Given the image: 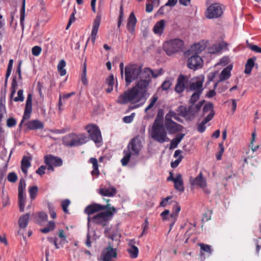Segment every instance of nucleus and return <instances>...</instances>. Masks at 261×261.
Listing matches in <instances>:
<instances>
[{
	"label": "nucleus",
	"mask_w": 261,
	"mask_h": 261,
	"mask_svg": "<svg viewBox=\"0 0 261 261\" xmlns=\"http://www.w3.org/2000/svg\"><path fill=\"white\" fill-rule=\"evenodd\" d=\"M151 73L150 68H145L135 86L120 95L118 97L117 102L125 105L128 103H136L141 101L147 95L148 87L151 82L149 75Z\"/></svg>",
	"instance_id": "1"
},
{
	"label": "nucleus",
	"mask_w": 261,
	"mask_h": 261,
	"mask_svg": "<svg viewBox=\"0 0 261 261\" xmlns=\"http://www.w3.org/2000/svg\"><path fill=\"white\" fill-rule=\"evenodd\" d=\"M142 147V143L139 137L137 136L131 139L126 149L123 151L124 156L121 160L122 166H124L127 165L131 156H138Z\"/></svg>",
	"instance_id": "2"
},
{
	"label": "nucleus",
	"mask_w": 261,
	"mask_h": 261,
	"mask_svg": "<svg viewBox=\"0 0 261 261\" xmlns=\"http://www.w3.org/2000/svg\"><path fill=\"white\" fill-rule=\"evenodd\" d=\"M143 72L142 67L137 64L126 65L124 68V75L126 86H128L133 81L139 79Z\"/></svg>",
	"instance_id": "3"
},
{
	"label": "nucleus",
	"mask_w": 261,
	"mask_h": 261,
	"mask_svg": "<svg viewBox=\"0 0 261 261\" xmlns=\"http://www.w3.org/2000/svg\"><path fill=\"white\" fill-rule=\"evenodd\" d=\"M184 47V42L178 38L171 39L166 41L164 45V50L168 56H171L182 50Z\"/></svg>",
	"instance_id": "4"
},
{
	"label": "nucleus",
	"mask_w": 261,
	"mask_h": 261,
	"mask_svg": "<svg viewBox=\"0 0 261 261\" xmlns=\"http://www.w3.org/2000/svg\"><path fill=\"white\" fill-rule=\"evenodd\" d=\"M153 140L160 143H163L169 141L167 137V132L163 124L153 125L151 133Z\"/></svg>",
	"instance_id": "5"
},
{
	"label": "nucleus",
	"mask_w": 261,
	"mask_h": 261,
	"mask_svg": "<svg viewBox=\"0 0 261 261\" xmlns=\"http://www.w3.org/2000/svg\"><path fill=\"white\" fill-rule=\"evenodd\" d=\"M191 184L192 186H197L202 189L204 193L206 194H210L211 191L206 188L207 182L205 177H204L202 173L201 172L195 178H190Z\"/></svg>",
	"instance_id": "6"
},
{
	"label": "nucleus",
	"mask_w": 261,
	"mask_h": 261,
	"mask_svg": "<svg viewBox=\"0 0 261 261\" xmlns=\"http://www.w3.org/2000/svg\"><path fill=\"white\" fill-rule=\"evenodd\" d=\"M112 216L113 213L108 210L104 212L99 213L92 218L89 216L88 218V226H89V222L91 220L96 224H103V225H105V223L108 220V218Z\"/></svg>",
	"instance_id": "7"
},
{
	"label": "nucleus",
	"mask_w": 261,
	"mask_h": 261,
	"mask_svg": "<svg viewBox=\"0 0 261 261\" xmlns=\"http://www.w3.org/2000/svg\"><path fill=\"white\" fill-rule=\"evenodd\" d=\"M85 129L89 133L91 140L95 143H100L102 141L101 132L97 126L89 124L85 127Z\"/></svg>",
	"instance_id": "8"
},
{
	"label": "nucleus",
	"mask_w": 261,
	"mask_h": 261,
	"mask_svg": "<svg viewBox=\"0 0 261 261\" xmlns=\"http://www.w3.org/2000/svg\"><path fill=\"white\" fill-rule=\"evenodd\" d=\"M44 163L47 166V170L50 171L54 170V166L59 167L63 164L61 158L50 154L44 156Z\"/></svg>",
	"instance_id": "9"
},
{
	"label": "nucleus",
	"mask_w": 261,
	"mask_h": 261,
	"mask_svg": "<svg viewBox=\"0 0 261 261\" xmlns=\"http://www.w3.org/2000/svg\"><path fill=\"white\" fill-rule=\"evenodd\" d=\"M223 14L221 7L217 4H213L208 7L205 13L207 18H216L220 17Z\"/></svg>",
	"instance_id": "10"
},
{
	"label": "nucleus",
	"mask_w": 261,
	"mask_h": 261,
	"mask_svg": "<svg viewBox=\"0 0 261 261\" xmlns=\"http://www.w3.org/2000/svg\"><path fill=\"white\" fill-rule=\"evenodd\" d=\"M106 209H110L112 210L114 212H115V208L114 207H111L110 204H107L105 206L101 205L100 204L94 203L88 205L85 209V213L88 215L89 216L95 213L99 212L100 211L105 210Z\"/></svg>",
	"instance_id": "11"
},
{
	"label": "nucleus",
	"mask_w": 261,
	"mask_h": 261,
	"mask_svg": "<svg viewBox=\"0 0 261 261\" xmlns=\"http://www.w3.org/2000/svg\"><path fill=\"white\" fill-rule=\"evenodd\" d=\"M177 111L179 115L189 120H192L195 114L198 112L195 110L192 105L189 107L188 108L180 106L178 108Z\"/></svg>",
	"instance_id": "12"
},
{
	"label": "nucleus",
	"mask_w": 261,
	"mask_h": 261,
	"mask_svg": "<svg viewBox=\"0 0 261 261\" xmlns=\"http://www.w3.org/2000/svg\"><path fill=\"white\" fill-rule=\"evenodd\" d=\"M188 58L187 66L190 69L195 70L202 67L203 60L201 57L191 55Z\"/></svg>",
	"instance_id": "13"
},
{
	"label": "nucleus",
	"mask_w": 261,
	"mask_h": 261,
	"mask_svg": "<svg viewBox=\"0 0 261 261\" xmlns=\"http://www.w3.org/2000/svg\"><path fill=\"white\" fill-rule=\"evenodd\" d=\"M205 48V45L203 42H199L192 45L190 48L184 53L185 57H190V55H193L199 56Z\"/></svg>",
	"instance_id": "14"
},
{
	"label": "nucleus",
	"mask_w": 261,
	"mask_h": 261,
	"mask_svg": "<svg viewBox=\"0 0 261 261\" xmlns=\"http://www.w3.org/2000/svg\"><path fill=\"white\" fill-rule=\"evenodd\" d=\"M165 128L169 134H173L180 132L183 126L173 120H165Z\"/></svg>",
	"instance_id": "15"
},
{
	"label": "nucleus",
	"mask_w": 261,
	"mask_h": 261,
	"mask_svg": "<svg viewBox=\"0 0 261 261\" xmlns=\"http://www.w3.org/2000/svg\"><path fill=\"white\" fill-rule=\"evenodd\" d=\"M32 111V95L29 93L27 95L25 102V109L22 120L25 121L30 118Z\"/></svg>",
	"instance_id": "16"
},
{
	"label": "nucleus",
	"mask_w": 261,
	"mask_h": 261,
	"mask_svg": "<svg viewBox=\"0 0 261 261\" xmlns=\"http://www.w3.org/2000/svg\"><path fill=\"white\" fill-rule=\"evenodd\" d=\"M116 249L112 248L110 245L106 248L102 253V261H111L112 258L117 257Z\"/></svg>",
	"instance_id": "17"
},
{
	"label": "nucleus",
	"mask_w": 261,
	"mask_h": 261,
	"mask_svg": "<svg viewBox=\"0 0 261 261\" xmlns=\"http://www.w3.org/2000/svg\"><path fill=\"white\" fill-rule=\"evenodd\" d=\"M63 144L67 146H79L77 135L74 134H70L63 138Z\"/></svg>",
	"instance_id": "18"
},
{
	"label": "nucleus",
	"mask_w": 261,
	"mask_h": 261,
	"mask_svg": "<svg viewBox=\"0 0 261 261\" xmlns=\"http://www.w3.org/2000/svg\"><path fill=\"white\" fill-rule=\"evenodd\" d=\"M188 81V77L183 75H179L177 80V84L175 87V91L180 93L182 92L185 89V83Z\"/></svg>",
	"instance_id": "19"
},
{
	"label": "nucleus",
	"mask_w": 261,
	"mask_h": 261,
	"mask_svg": "<svg viewBox=\"0 0 261 261\" xmlns=\"http://www.w3.org/2000/svg\"><path fill=\"white\" fill-rule=\"evenodd\" d=\"M101 20V17L100 16L97 15L95 19L94 20L93 23V27L92 30L91 32V34L90 36V38L91 39V41L94 44L95 41L96 35L97 34L98 28L100 25ZM90 38H89V39Z\"/></svg>",
	"instance_id": "20"
},
{
	"label": "nucleus",
	"mask_w": 261,
	"mask_h": 261,
	"mask_svg": "<svg viewBox=\"0 0 261 261\" xmlns=\"http://www.w3.org/2000/svg\"><path fill=\"white\" fill-rule=\"evenodd\" d=\"M137 19L134 13H131L127 20L126 27L130 33H133L135 30Z\"/></svg>",
	"instance_id": "21"
},
{
	"label": "nucleus",
	"mask_w": 261,
	"mask_h": 261,
	"mask_svg": "<svg viewBox=\"0 0 261 261\" xmlns=\"http://www.w3.org/2000/svg\"><path fill=\"white\" fill-rule=\"evenodd\" d=\"M32 157L31 156H23L21 161V169L22 172L27 174L28 169L31 166V161Z\"/></svg>",
	"instance_id": "22"
},
{
	"label": "nucleus",
	"mask_w": 261,
	"mask_h": 261,
	"mask_svg": "<svg viewBox=\"0 0 261 261\" xmlns=\"http://www.w3.org/2000/svg\"><path fill=\"white\" fill-rule=\"evenodd\" d=\"M203 80H198L192 82L190 85V90L194 92L202 93L203 90Z\"/></svg>",
	"instance_id": "23"
},
{
	"label": "nucleus",
	"mask_w": 261,
	"mask_h": 261,
	"mask_svg": "<svg viewBox=\"0 0 261 261\" xmlns=\"http://www.w3.org/2000/svg\"><path fill=\"white\" fill-rule=\"evenodd\" d=\"M165 21L162 19L155 24L153 28V33L158 35L161 36L164 32L165 27Z\"/></svg>",
	"instance_id": "24"
},
{
	"label": "nucleus",
	"mask_w": 261,
	"mask_h": 261,
	"mask_svg": "<svg viewBox=\"0 0 261 261\" xmlns=\"http://www.w3.org/2000/svg\"><path fill=\"white\" fill-rule=\"evenodd\" d=\"M26 125L28 128L31 130L43 129L44 128V124L43 122L38 120L30 121Z\"/></svg>",
	"instance_id": "25"
},
{
	"label": "nucleus",
	"mask_w": 261,
	"mask_h": 261,
	"mask_svg": "<svg viewBox=\"0 0 261 261\" xmlns=\"http://www.w3.org/2000/svg\"><path fill=\"white\" fill-rule=\"evenodd\" d=\"M213 116L212 114L209 116H206L200 123H197V130L200 133L204 132L206 129L205 124L211 120Z\"/></svg>",
	"instance_id": "26"
},
{
	"label": "nucleus",
	"mask_w": 261,
	"mask_h": 261,
	"mask_svg": "<svg viewBox=\"0 0 261 261\" xmlns=\"http://www.w3.org/2000/svg\"><path fill=\"white\" fill-rule=\"evenodd\" d=\"M89 162L92 164L93 170L91 172V175L93 176L98 177L100 172L98 170V164L97 159L95 158H91Z\"/></svg>",
	"instance_id": "27"
},
{
	"label": "nucleus",
	"mask_w": 261,
	"mask_h": 261,
	"mask_svg": "<svg viewBox=\"0 0 261 261\" xmlns=\"http://www.w3.org/2000/svg\"><path fill=\"white\" fill-rule=\"evenodd\" d=\"M174 184L175 189L180 192H184L185 189L182 176L179 173L176 175Z\"/></svg>",
	"instance_id": "28"
},
{
	"label": "nucleus",
	"mask_w": 261,
	"mask_h": 261,
	"mask_svg": "<svg viewBox=\"0 0 261 261\" xmlns=\"http://www.w3.org/2000/svg\"><path fill=\"white\" fill-rule=\"evenodd\" d=\"M116 189L114 187L109 188H101L99 189V194L105 196H114L116 194Z\"/></svg>",
	"instance_id": "29"
},
{
	"label": "nucleus",
	"mask_w": 261,
	"mask_h": 261,
	"mask_svg": "<svg viewBox=\"0 0 261 261\" xmlns=\"http://www.w3.org/2000/svg\"><path fill=\"white\" fill-rule=\"evenodd\" d=\"M232 67L230 66H228L224 69L220 74L219 82H222L229 79L230 76V71Z\"/></svg>",
	"instance_id": "30"
},
{
	"label": "nucleus",
	"mask_w": 261,
	"mask_h": 261,
	"mask_svg": "<svg viewBox=\"0 0 261 261\" xmlns=\"http://www.w3.org/2000/svg\"><path fill=\"white\" fill-rule=\"evenodd\" d=\"M185 136L184 134H178L177 135L174 139H173L170 144L169 149H172L177 147L178 144L180 143L181 140Z\"/></svg>",
	"instance_id": "31"
},
{
	"label": "nucleus",
	"mask_w": 261,
	"mask_h": 261,
	"mask_svg": "<svg viewBox=\"0 0 261 261\" xmlns=\"http://www.w3.org/2000/svg\"><path fill=\"white\" fill-rule=\"evenodd\" d=\"M256 60V57H253L247 60V63L245 64V69L244 70L245 73L247 74H251L252 69L255 65L254 62Z\"/></svg>",
	"instance_id": "32"
},
{
	"label": "nucleus",
	"mask_w": 261,
	"mask_h": 261,
	"mask_svg": "<svg viewBox=\"0 0 261 261\" xmlns=\"http://www.w3.org/2000/svg\"><path fill=\"white\" fill-rule=\"evenodd\" d=\"M134 241L132 240L128 244L130 248L127 249V251L130 254L132 258H136L138 255L139 250L138 248L134 245Z\"/></svg>",
	"instance_id": "33"
},
{
	"label": "nucleus",
	"mask_w": 261,
	"mask_h": 261,
	"mask_svg": "<svg viewBox=\"0 0 261 261\" xmlns=\"http://www.w3.org/2000/svg\"><path fill=\"white\" fill-rule=\"evenodd\" d=\"M224 47L222 43H216L212 45L208 48V53L210 54H215L220 51Z\"/></svg>",
	"instance_id": "34"
},
{
	"label": "nucleus",
	"mask_w": 261,
	"mask_h": 261,
	"mask_svg": "<svg viewBox=\"0 0 261 261\" xmlns=\"http://www.w3.org/2000/svg\"><path fill=\"white\" fill-rule=\"evenodd\" d=\"M29 214H26L20 217L18 221L19 226L21 228H25L29 223Z\"/></svg>",
	"instance_id": "35"
},
{
	"label": "nucleus",
	"mask_w": 261,
	"mask_h": 261,
	"mask_svg": "<svg viewBox=\"0 0 261 261\" xmlns=\"http://www.w3.org/2000/svg\"><path fill=\"white\" fill-rule=\"evenodd\" d=\"M208 113L207 116L212 115L213 117L215 115V112L213 109V105L212 103H208L204 105L203 108V115H205L206 113Z\"/></svg>",
	"instance_id": "36"
},
{
	"label": "nucleus",
	"mask_w": 261,
	"mask_h": 261,
	"mask_svg": "<svg viewBox=\"0 0 261 261\" xmlns=\"http://www.w3.org/2000/svg\"><path fill=\"white\" fill-rule=\"evenodd\" d=\"M172 118L179 122H181L180 118L178 117V114L173 111L170 110L169 111L168 113L166 114L165 117V120H172Z\"/></svg>",
	"instance_id": "37"
},
{
	"label": "nucleus",
	"mask_w": 261,
	"mask_h": 261,
	"mask_svg": "<svg viewBox=\"0 0 261 261\" xmlns=\"http://www.w3.org/2000/svg\"><path fill=\"white\" fill-rule=\"evenodd\" d=\"M173 210L172 214L170 215L171 218H175L177 219L178 213L180 211V206L179 204L176 201L173 202Z\"/></svg>",
	"instance_id": "38"
},
{
	"label": "nucleus",
	"mask_w": 261,
	"mask_h": 261,
	"mask_svg": "<svg viewBox=\"0 0 261 261\" xmlns=\"http://www.w3.org/2000/svg\"><path fill=\"white\" fill-rule=\"evenodd\" d=\"M23 193H24V191H18V199H19V209H20V211L21 212L24 211L25 201Z\"/></svg>",
	"instance_id": "39"
},
{
	"label": "nucleus",
	"mask_w": 261,
	"mask_h": 261,
	"mask_svg": "<svg viewBox=\"0 0 261 261\" xmlns=\"http://www.w3.org/2000/svg\"><path fill=\"white\" fill-rule=\"evenodd\" d=\"M25 0H23L20 16V23L21 26L22 31H23L24 28V21L25 18Z\"/></svg>",
	"instance_id": "40"
},
{
	"label": "nucleus",
	"mask_w": 261,
	"mask_h": 261,
	"mask_svg": "<svg viewBox=\"0 0 261 261\" xmlns=\"http://www.w3.org/2000/svg\"><path fill=\"white\" fill-rule=\"evenodd\" d=\"M66 66V62L64 60H61L58 63L57 68L60 75L61 76H64L66 74V70L65 69Z\"/></svg>",
	"instance_id": "41"
},
{
	"label": "nucleus",
	"mask_w": 261,
	"mask_h": 261,
	"mask_svg": "<svg viewBox=\"0 0 261 261\" xmlns=\"http://www.w3.org/2000/svg\"><path fill=\"white\" fill-rule=\"evenodd\" d=\"M163 116L164 111L162 109H159L153 125H155V123L156 124H162V122L163 119Z\"/></svg>",
	"instance_id": "42"
},
{
	"label": "nucleus",
	"mask_w": 261,
	"mask_h": 261,
	"mask_svg": "<svg viewBox=\"0 0 261 261\" xmlns=\"http://www.w3.org/2000/svg\"><path fill=\"white\" fill-rule=\"evenodd\" d=\"M17 82L16 81V77L15 76L13 77L12 82L11 83V95L10 98H12V97L15 95L17 88Z\"/></svg>",
	"instance_id": "43"
},
{
	"label": "nucleus",
	"mask_w": 261,
	"mask_h": 261,
	"mask_svg": "<svg viewBox=\"0 0 261 261\" xmlns=\"http://www.w3.org/2000/svg\"><path fill=\"white\" fill-rule=\"evenodd\" d=\"M38 191V187L36 186L30 187L29 189V193L32 199H34Z\"/></svg>",
	"instance_id": "44"
},
{
	"label": "nucleus",
	"mask_w": 261,
	"mask_h": 261,
	"mask_svg": "<svg viewBox=\"0 0 261 261\" xmlns=\"http://www.w3.org/2000/svg\"><path fill=\"white\" fill-rule=\"evenodd\" d=\"M13 60L10 59L9 61L7 72L6 74V78H5V83H7L8 82V80L9 77L10 76L13 67Z\"/></svg>",
	"instance_id": "45"
},
{
	"label": "nucleus",
	"mask_w": 261,
	"mask_h": 261,
	"mask_svg": "<svg viewBox=\"0 0 261 261\" xmlns=\"http://www.w3.org/2000/svg\"><path fill=\"white\" fill-rule=\"evenodd\" d=\"M55 227V224L54 222L51 221L48 222V224L47 227L41 229V231L43 233H46L54 230Z\"/></svg>",
	"instance_id": "46"
},
{
	"label": "nucleus",
	"mask_w": 261,
	"mask_h": 261,
	"mask_svg": "<svg viewBox=\"0 0 261 261\" xmlns=\"http://www.w3.org/2000/svg\"><path fill=\"white\" fill-rule=\"evenodd\" d=\"M172 81L171 79L166 80L161 85L162 90L165 91L168 90L172 84Z\"/></svg>",
	"instance_id": "47"
},
{
	"label": "nucleus",
	"mask_w": 261,
	"mask_h": 261,
	"mask_svg": "<svg viewBox=\"0 0 261 261\" xmlns=\"http://www.w3.org/2000/svg\"><path fill=\"white\" fill-rule=\"evenodd\" d=\"M79 146L86 143L88 140V137L85 134H81L77 136Z\"/></svg>",
	"instance_id": "48"
},
{
	"label": "nucleus",
	"mask_w": 261,
	"mask_h": 261,
	"mask_svg": "<svg viewBox=\"0 0 261 261\" xmlns=\"http://www.w3.org/2000/svg\"><path fill=\"white\" fill-rule=\"evenodd\" d=\"M123 20V5L121 4L120 5V7L119 15L118 16V22H117V27L118 28H120Z\"/></svg>",
	"instance_id": "49"
},
{
	"label": "nucleus",
	"mask_w": 261,
	"mask_h": 261,
	"mask_svg": "<svg viewBox=\"0 0 261 261\" xmlns=\"http://www.w3.org/2000/svg\"><path fill=\"white\" fill-rule=\"evenodd\" d=\"M199 246L200 247V249L204 252L208 253L209 254H211L212 252V250L211 248V246L209 245L204 244L203 243H200Z\"/></svg>",
	"instance_id": "50"
},
{
	"label": "nucleus",
	"mask_w": 261,
	"mask_h": 261,
	"mask_svg": "<svg viewBox=\"0 0 261 261\" xmlns=\"http://www.w3.org/2000/svg\"><path fill=\"white\" fill-rule=\"evenodd\" d=\"M158 97L156 95H153L150 99V102L149 105L145 108V112H146L153 107L156 101L158 100Z\"/></svg>",
	"instance_id": "51"
},
{
	"label": "nucleus",
	"mask_w": 261,
	"mask_h": 261,
	"mask_svg": "<svg viewBox=\"0 0 261 261\" xmlns=\"http://www.w3.org/2000/svg\"><path fill=\"white\" fill-rule=\"evenodd\" d=\"M6 108L4 104H3L2 100H0V122L2 121V119L6 114Z\"/></svg>",
	"instance_id": "52"
},
{
	"label": "nucleus",
	"mask_w": 261,
	"mask_h": 261,
	"mask_svg": "<svg viewBox=\"0 0 261 261\" xmlns=\"http://www.w3.org/2000/svg\"><path fill=\"white\" fill-rule=\"evenodd\" d=\"M7 178L10 182L14 183L17 181L18 177L15 172H10L8 174Z\"/></svg>",
	"instance_id": "53"
},
{
	"label": "nucleus",
	"mask_w": 261,
	"mask_h": 261,
	"mask_svg": "<svg viewBox=\"0 0 261 261\" xmlns=\"http://www.w3.org/2000/svg\"><path fill=\"white\" fill-rule=\"evenodd\" d=\"M202 93L199 92H194L191 97L190 99V103L194 104L195 102H196L199 98V97Z\"/></svg>",
	"instance_id": "54"
},
{
	"label": "nucleus",
	"mask_w": 261,
	"mask_h": 261,
	"mask_svg": "<svg viewBox=\"0 0 261 261\" xmlns=\"http://www.w3.org/2000/svg\"><path fill=\"white\" fill-rule=\"evenodd\" d=\"M38 220V223L41 224V223L46 221L47 219V215L44 212H40L39 213Z\"/></svg>",
	"instance_id": "55"
},
{
	"label": "nucleus",
	"mask_w": 261,
	"mask_h": 261,
	"mask_svg": "<svg viewBox=\"0 0 261 261\" xmlns=\"http://www.w3.org/2000/svg\"><path fill=\"white\" fill-rule=\"evenodd\" d=\"M81 80H82V83L84 85H88V80L86 77V66L85 65H84V68L83 73L81 75Z\"/></svg>",
	"instance_id": "56"
},
{
	"label": "nucleus",
	"mask_w": 261,
	"mask_h": 261,
	"mask_svg": "<svg viewBox=\"0 0 261 261\" xmlns=\"http://www.w3.org/2000/svg\"><path fill=\"white\" fill-rule=\"evenodd\" d=\"M23 91L22 90L20 89L17 92V96L14 98V100L17 101H23L24 100V97L23 95Z\"/></svg>",
	"instance_id": "57"
},
{
	"label": "nucleus",
	"mask_w": 261,
	"mask_h": 261,
	"mask_svg": "<svg viewBox=\"0 0 261 261\" xmlns=\"http://www.w3.org/2000/svg\"><path fill=\"white\" fill-rule=\"evenodd\" d=\"M247 43L248 44V47L251 50L258 53H261V48L256 45L249 43L248 41H247Z\"/></svg>",
	"instance_id": "58"
},
{
	"label": "nucleus",
	"mask_w": 261,
	"mask_h": 261,
	"mask_svg": "<svg viewBox=\"0 0 261 261\" xmlns=\"http://www.w3.org/2000/svg\"><path fill=\"white\" fill-rule=\"evenodd\" d=\"M42 49L41 47L39 46H35L32 49V54L35 56H38L41 52Z\"/></svg>",
	"instance_id": "59"
},
{
	"label": "nucleus",
	"mask_w": 261,
	"mask_h": 261,
	"mask_svg": "<svg viewBox=\"0 0 261 261\" xmlns=\"http://www.w3.org/2000/svg\"><path fill=\"white\" fill-rule=\"evenodd\" d=\"M16 124V120L13 117L9 118L7 121V125L8 127H12Z\"/></svg>",
	"instance_id": "60"
},
{
	"label": "nucleus",
	"mask_w": 261,
	"mask_h": 261,
	"mask_svg": "<svg viewBox=\"0 0 261 261\" xmlns=\"http://www.w3.org/2000/svg\"><path fill=\"white\" fill-rule=\"evenodd\" d=\"M150 70L151 71V73L149 75L150 80H151L152 77H157L159 75H161L162 74V69H160L159 70L156 71H153L150 69Z\"/></svg>",
	"instance_id": "61"
},
{
	"label": "nucleus",
	"mask_w": 261,
	"mask_h": 261,
	"mask_svg": "<svg viewBox=\"0 0 261 261\" xmlns=\"http://www.w3.org/2000/svg\"><path fill=\"white\" fill-rule=\"evenodd\" d=\"M106 84L109 86V87H113V86L115 83L114 81V77L113 75H111L106 79Z\"/></svg>",
	"instance_id": "62"
},
{
	"label": "nucleus",
	"mask_w": 261,
	"mask_h": 261,
	"mask_svg": "<svg viewBox=\"0 0 261 261\" xmlns=\"http://www.w3.org/2000/svg\"><path fill=\"white\" fill-rule=\"evenodd\" d=\"M70 201L68 199H65L62 201V209H63V211L65 213L68 212L67 207L69 206V205L70 204Z\"/></svg>",
	"instance_id": "63"
},
{
	"label": "nucleus",
	"mask_w": 261,
	"mask_h": 261,
	"mask_svg": "<svg viewBox=\"0 0 261 261\" xmlns=\"http://www.w3.org/2000/svg\"><path fill=\"white\" fill-rule=\"evenodd\" d=\"M134 115V113H132L130 116H125L123 118V122L126 123H130L133 120Z\"/></svg>",
	"instance_id": "64"
}]
</instances>
